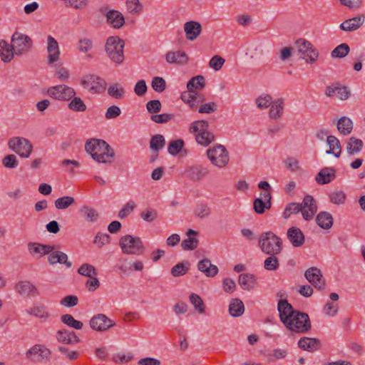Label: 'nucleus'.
<instances>
[{
	"mask_svg": "<svg viewBox=\"0 0 365 365\" xmlns=\"http://www.w3.org/2000/svg\"><path fill=\"white\" fill-rule=\"evenodd\" d=\"M190 302L194 307V309L199 314H204L205 312V305L202 299L197 294L192 293L189 297Z\"/></svg>",
	"mask_w": 365,
	"mask_h": 365,
	"instance_id": "43",
	"label": "nucleus"
},
{
	"mask_svg": "<svg viewBox=\"0 0 365 365\" xmlns=\"http://www.w3.org/2000/svg\"><path fill=\"white\" fill-rule=\"evenodd\" d=\"M327 143L329 145V150H327V153L331 154L336 158H339L342 151L339 139L334 135L327 136Z\"/></svg>",
	"mask_w": 365,
	"mask_h": 365,
	"instance_id": "30",
	"label": "nucleus"
},
{
	"mask_svg": "<svg viewBox=\"0 0 365 365\" xmlns=\"http://www.w3.org/2000/svg\"><path fill=\"white\" fill-rule=\"evenodd\" d=\"M337 129L344 135L350 134L353 129L352 120L346 116L340 118L337 122Z\"/></svg>",
	"mask_w": 365,
	"mask_h": 365,
	"instance_id": "37",
	"label": "nucleus"
},
{
	"mask_svg": "<svg viewBox=\"0 0 365 365\" xmlns=\"http://www.w3.org/2000/svg\"><path fill=\"white\" fill-rule=\"evenodd\" d=\"M284 101L282 98H278L274 101L270 105L269 116L272 119L280 118L284 113Z\"/></svg>",
	"mask_w": 365,
	"mask_h": 365,
	"instance_id": "31",
	"label": "nucleus"
},
{
	"mask_svg": "<svg viewBox=\"0 0 365 365\" xmlns=\"http://www.w3.org/2000/svg\"><path fill=\"white\" fill-rule=\"evenodd\" d=\"M81 85L92 94L102 93L106 88V81L94 74L83 76L81 79Z\"/></svg>",
	"mask_w": 365,
	"mask_h": 365,
	"instance_id": "10",
	"label": "nucleus"
},
{
	"mask_svg": "<svg viewBox=\"0 0 365 365\" xmlns=\"http://www.w3.org/2000/svg\"><path fill=\"white\" fill-rule=\"evenodd\" d=\"M317 225L323 229H329L333 225V218L330 213L327 212H319L316 218Z\"/></svg>",
	"mask_w": 365,
	"mask_h": 365,
	"instance_id": "40",
	"label": "nucleus"
},
{
	"mask_svg": "<svg viewBox=\"0 0 365 365\" xmlns=\"http://www.w3.org/2000/svg\"><path fill=\"white\" fill-rule=\"evenodd\" d=\"M89 324L92 329L102 332L115 326V322L103 314H98L91 319Z\"/></svg>",
	"mask_w": 365,
	"mask_h": 365,
	"instance_id": "13",
	"label": "nucleus"
},
{
	"mask_svg": "<svg viewBox=\"0 0 365 365\" xmlns=\"http://www.w3.org/2000/svg\"><path fill=\"white\" fill-rule=\"evenodd\" d=\"M136 204L133 201L128 202L118 213V217L123 219L128 216L135 208Z\"/></svg>",
	"mask_w": 365,
	"mask_h": 365,
	"instance_id": "59",
	"label": "nucleus"
},
{
	"mask_svg": "<svg viewBox=\"0 0 365 365\" xmlns=\"http://www.w3.org/2000/svg\"><path fill=\"white\" fill-rule=\"evenodd\" d=\"M79 212L81 217L87 222H94L98 218V212L90 206L83 205L80 208Z\"/></svg>",
	"mask_w": 365,
	"mask_h": 365,
	"instance_id": "38",
	"label": "nucleus"
},
{
	"mask_svg": "<svg viewBox=\"0 0 365 365\" xmlns=\"http://www.w3.org/2000/svg\"><path fill=\"white\" fill-rule=\"evenodd\" d=\"M125 42L117 36H110L106 39L105 51L108 58L115 64H121L124 61Z\"/></svg>",
	"mask_w": 365,
	"mask_h": 365,
	"instance_id": "5",
	"label": "nucleus"
},
{
	"mask_svg": "<svg viewBox=\"0 0 365 365\" xmlns=\"http://www.w3.org/2000/svg\"><path fill=\"white\" fill-rule=\"evenodd\" d=\"M78 51L83 53L87 58H93L95 56L93 41L87 37L80 38L77 43Z\"/></svg>",
	"mask_w": 365,
	"mask_h": 365,
	"instance_id": "23",
	"label": "nucleus"
},
{
	"mask_svg": "<svg viewBox=\"0 0 365 365\" xmlns=\"http://www.w3.org/2000/svg\"><path fill=\"white\" fill-rule=\"evenodd\" d=\"M183 29L186 39L191 41L197 39L202 30L201 24L195 21H189L185 23Z\"/></svg>",
	"mask_w": 365,
	"mask_h": 365,
	"instance_id": "20",
	"label": "nucleus"
},
{
	"mask_svg": "<svg viewBox=\"0 0 365 365\" xmlns=\"http://www.w3.org/2000/svg\"><path fill=\"white\" fill-rule=\"evenodd\" d=\"M279 319L284 327L292 333L304 334L312 325L307 314L294 310L286 299H279L277 304Z\"/></svg>",
	"mask_w": 365,
	"mask_h": 365,
	"instance_id": "1",
	"label": "nucleus"
},
{
	"mask_svg": "<svg viewBox=\"0 0 365 365\" xmlns=\"http://www.w3.org/2000/svg\"><path fill=\"white\" fill-rule=\"evenodd\" d=\"M78 274L81 275L91 277L94 275H98L96 269L91 264L88 263L83 264L78 269Z\"/></svg>",
	"mask_w": 365,
	"mask_h": 365,
	"instance_id": "51",
	"label": "nucleus"
},
{
	"mask_svg": "<svg viewBox=\"0 0 365 365\" xmlns=\"http://www.w3.org/2000/svg\"><path fill=\"white\" fill-rule=\"evenodd\" d=\"M165 60L168 63L182 66L188 62L189 57L184 51H170L165 54Z\"/></svg>",
	"mask_w": 365,
	"mask_h": 365,
	"instance_id": "21",
	"label": "nucleus"
},
{
	"mask_svg": "<svg viewBox=\"0 0 365 365\" xmlns=\"http://www.w3.org/2000/svg\"><path fill=\"white\" fill-rule=\"evenodd\" d=\"M302 206V215L305 220H310L317 212L316 201L311 195H306L304 197Z\"/></svg>",
	"mask_w": 365,
	"mask_h": 365,
	"instance_id": "15",
	"label": "nucleus"
},
{
	"mask_svg": "<svg viewBox=\"0 0 365 365\" xmlns=\"http://www.w3.org/2000/svg\"><path fill=\"white\" fill-rule=\"evenodd\" d=\"M47 62L53 64L60 59L61 51L58 41L51 36H48L46 42Z\"/></svg>",
	"mask_w": 365,
	"mask_h": 365,
	"instance_id": "14",
	"label": "nucleus"
},
{
	"mask_svg": "<svg viewBox=\"0 0 365 365\" xmlns=\"http://www.w3.org/2000/svg\"><path fill=\"white\" fill-rule=\"evenodd\" d=\"M53 246L37 242H29L28 244V250L29 254L36 259H39L43 256L49 254L53 250Z\"/></svg>",
	"mask_w": 365,
	"mask_h": 365,
	"instance_id": "19",
	"label": "nucleus"
},
{
	"mask_svg": "<svg viewBox=\"0 0 365 365\" xmlns=\"http://www.w3.org/2000/svg\"><path fill=\"white\" fill-rule=\"evenodd\" d=\"M207 155L211 163L218 168H225L230 161L227 150L220 144H216L208 148Z\"/></svg>",
	"mask_w": 365,
	"mask_h": 365,
	"instance_id": "7",
	"label": "nucleus"
},
{
	"mask_svg": "<svg viewBox=\"0 0 365 365\" xmlns=\"http://www.w3.org/2000/svg\"><path fill=\"white\" fill-rule=\"evenodd\" d=\"M2 163L7 168H15L19 165V160L15 155L9 154L3 158Z\"/></svg>",
	"mask_w": 365,
	"mask_h": 365,
	"instance_id": "58",
	"label": "nucleus"
},
{
	"mask_svg": "<svg viewBox=\"0 0 365 365\" xmlns=\"http://www.w3.org/2000/svg\"><path fill=\"white\" fill-rule=\"evenodd\" d=\"M330 201L336 205L344 204L346 200V195L342 191L333 192L329 195Z\"/></svg>",
	"mask_w": 365,
	"mask_h": 365,
	"instance_id": "60",
	"label": "nucleus"
},
{
	"mask_svg": "<svg viewBox=\"0 0 365 365\" xmlns=\"http://www.w3.org/2000/svg\"><path fill=\"white\" fill-rule=\"evenodd\" d=\"M108 93L115 99H121L125 95V90L120 84L114 83L108 87Z\"/></svg>",
	"mask_w": 365,
	"mask_h": 365,
	"instance_id": "48",
	"label": "nucleus"
},
{
	"mask_svg": "<svg viewBox=\"0 0 365 365\" xmlns=\"http://www.w3.org/2000/svg\"><path fill=\"white\" fill-rule=\"evenodd\" d=\"M300 349L308 351H314L319 349L320 342L314 338L302 337L298 341Z\"/></svg>",
	"mask_w": 365,
	"mask_h": 365,
	"instance_id": "29",
	"label": "nucleus"
},
{
	"mask_svg": "<svg viewBox=\"0 0 365 365\" xmlns=\"http://www.w3.org/2000/svg\"><path fill=\"white\" fill-rule=\"evenodd\" d=\"M32 40L26 35L15 32L11 38V46L1 40V61L10 62L14 53L21 55L31 48Z\"/></svg>",
	"mask_w": 365,
	"mask_h": 365,
	"instance_id": "2",
	"label": "nucleus"
},
{
	"mask_svg": "<svg viewBox=\"0 0 365 365\" xmlns=\"http://www.w3.org/2000/svg\"><path fill=\"white\" fill-rule=\"evenodd\" d=\"M56 339L59 342L66 344H73L79 341V338L74 332L66 329L58 331Z\"/></svg>",
	"mask_w": 365,
	"mask_h": 365,
	"instance_id": "28",
	"label": "nucleus"
},
{
	"mask_svg": "<svg viewBox=\"0 0 365 365\" xmlns=\"http://www.w3.org/2000/svg\"><path fill=\"white\" fill-rule=\"evenodd\" d=\"M75 203V199L71 196H63L55 200V207L58 210H65Z\"/></svg>",
	"mask_w": 365,
	"mask_h": 365,
	"instance_id": "44",
	"label": "nucleus"
},
{
	"mask_svg": "<svg viewBox=\"0 0 365 365\" xmlns=\"http://www.w3.org/2000/svg\"><path fill=\"white\" fill-rule=\"evenodd\" d=\"M50 351L46 346L40 344L34 345L27 352V357L33 361H41L48 359L50 356Z\"/></svg>",
	"mask_w": 365,
	"mask_h": 365,
	"instance_id": "17",
	"label": "nucleus"
},
{
	"mask_svg": "<svg viewBox=\"0 0 365 365\" xmlns=\"http://www.w3.org/2000/svg\"><path fill=\"white\" fill-rule=\"evenodd\" d=\"M68 104V108L76 112H84L86 110L87 106L79 97H73Z\"/></svg>",
	"mask_w": 365,
	"mask_h": 365,
	"instance_id": "45",
	"label": "nucleus"
},
{
	"mask_svg": "<svg viewBox=\"0 0 365 365\" xmlns=\"http://www.w3.org/2000/svg\"><path fill=\"white\" fill-rule=\"evenodd\" d=\"M188 262H182L178 263L171 269V274L173 277H180L185 274L190 268Z\"/></svg>",
	"mask_w": 365,
	"mask_h": 365,
	"instance_id": "46",
	"label": "nucleus"
},
{
	"mask_svg": "<svg viewBox=\"0 0 365 365\" xmlns=\"http://www.w3.org/2000/svg\"><path fill=\"white\" fill-rule=\"evenodd\" d=\"M298 51L303 55V58L307 63H314L319 58V52L311 42L304 38L296 41Z\"/></svg>",
	"mask_w": 365,
	"mask_h": 365,
	"instance_id": "11",
	"label": "nucleus"
},
{
	"mask_svg": "<svg viewBox=\"0 0 365 365\" xmlns=\"http://www.w3.org/2000/svg\"><path fill=\"white\" fill-rule=\"evenodd\" d=\"M85 149L98 163H110L114 157L113 150L103 140L93 138L87 140Z\"/></svg>",
	"mask_w": 365,
	"mask_h": 365,
	"instance_id": "4",
	"label": "nucleus"
},
{
	"mask_svg": "<svg viewBox=\"0 0 365 365\" xmlns=\"http://www.w3.org/2000/svg\"><path fill=\"white\" fill-rule=\"evenodd\" d=\"M285 168L292 173L300 170L299 160L294 157H288L283 161Z\"/></svg>",
	"mask_w": 365,
	"mask_h": 365,
	"instance_id": "54",
	"label": "nucleus"
},
{
	"mask_svg": "<svg viewBox=\"0 0 365 365\" xmlns=\"http://www.w3.org/2000/svg\"><path fill=\"white\" fill-rule=\"evenodd\" d=\"M245 311L244 304L239 299H234L231 301L229 307L230 314L233 317L241 316Z\"/></svg>",
	"mask_w": 365,
	"mask_h": 365,
	"instance_id": "42",
	"label": "nucleus"
},
{
	"mask_svg": "<svg viewBox=\"0 0 365 365\" xmlns=\"http://www.w3.org/2000/svg\"><path fill=\"white\" fill-rule=\"evenodd\" d=\"M61 319L63 323H64L65 324L71 328L76 329H81L83 327V323L80 321L75 319L73 317L71 314H63L61 316Z\"/></svg>",
	"mask_w": 365,
	"mask_h": 365,
	"instance_id": "49",
	"label": "nucleus"
},
{
	"mask_svg": "<svg viewBox=\"0 0 365 365\" xmlns=\"http://www.w3.org/2000/svg\"><path fill=\"white\" fill-rule=\"evenodd\" d=\"M193 215L197 219L207 218L211 215V208L207 203H197L193 209Z\"/></svg>",
	"mask_w": 365,
	"mask_h": 365,
	"instance_id": "34",
	"label": "nucleus"
},
{
	"mask_svg": "<svg viewBox=\"0 0 365 365\" xmlns=\"http://www.w3.org/2000/svg\"><path fill=\"white\" fill-rule=\"evenodd\" d=\"M335 178V171L332 168H325L321 170L316 177V180L319 184H327L332 181Z\"/></svg>",
	"mask_w": 365,
	"mask_h": 365,
	"instance_id": "36",
	"label": "nucleus"
},
{
	"mask_svg": "<svg viewBox=\"0 0 365 365\" xmlns=\"http://www.w3.org/2000/svg\"><path fill=\"white\" fill-rule=\"evenodd\" d=\"M256 277L251 274H241L239 276L238 282L243 289L250 290L256 285Z\"/></svg>",
	"mask_w": 365,
	"mask_h": 365,
	"instance_id": "35",
	"label": "nucleus"
},
{
	"mask_svg": "<svg viewBox=\"0 0 365 365\" xmlns=\"http://www.w3.org/2000/svg\"><path fill=\"white\" fill-rule=\"evenodd\" d=\"M165 144V140L162 135L158 134L152 137L150 142V147L152 150L158 152L163 148Z\"/></svg>",
	"mask_w": 365,
	"mask_h": 365,
	"instance_id": "52",
	"label": "nucleus"
},
{
	"mask_svg": "<svg viewBox=\"0 0 365 365\" xmlns=\"http://www.w3.org/2000/svg\"><path fill=\"white\" fill-rule=\"evenodd\" d=\"M108 24L115 29H119L125 23L123 14L118 11L110 10L106 14Z\"/></svg>",
	"mask_w": 365,
	"mask_h": 365,
	"instance_id": "26",
	"label": "nucleus"
},
{
	"mask_svg": "<svg viewBox=\"0 0 365 365\" xmlns=\"http://www.w3.org/2000/svg\"><path fill=\"white\" fill-rule=\"evenodd\" d=\"M338 309V304L331 302H327L323 308L324 314L329 317H334L337 313Z\"/></svg>",
	"mask_w": 365,
	"mask_h": 365,
	"instance_id": "63",
	"label": "nucleus"
},
{
	"mask_svg": "<svg viewBox=\"0 0 365 365\" xmlns=\"http://www.w3.org/2000/svg\"><path fill=\"white\" fill-rule=\"evenodd\" d=\"M272 102V98L268 94L260 95L255 99V103L259 109L268 108Z\"/></svg>",
	"mask_w": 365,
	"mask_h": 365,
	"instance_id": "53",
	"label": "nucleus"
},
{
	"mask_svg": "<svg viewBox=\"0 0 365 365\" xmlns=\"http://www.w3.org/2000/svg\"><path fill=\"white\" fill-rule=\"evenodd\" d=\"M279 267V259L277 255H270L264 262V267L268 271L277 270Z\"/></svg>",
	"mask_w": 365,
	"mask_h": 365,
	"instance_id": "55",
	"label": "nucleus"
},
{
	"mask_svg": "<svg viewBox=\"0 0 365 365\" xmlns=\"http://www.w3.org/2000/svg\"><path fill=\"white\" fill-rule=\"evenodd\" d=\"M195 138L198 144L207 146L214 140L215 136L211 132L207 130L204 133L198 134Z\"/></svg>",
	"mask_w": 365,
	"mask_h": 365,
	"instance_id": "47",
	"label": "nucleus"
},
{
	"mask_svg": "<svg viewBox=\"0 0 365 365\" xmlns=\"http://www.w3.org/2000/svg\"><path fill=\"white\" fill-rule=\"evenodd\" d=\"M304 276L315 288L318 289L324 288L325 281L319 269L311 267L305 272Z\"/></svg>",
	"mask_w": 365,
	"mask_h": 365,
	"instance_id": "16",
	"label": "nucleus"
},
{
	"mask_svg": "<svg viewBox=\"0 0 365 365\" xmlns=\"http://www.w3.org/2000/svg\"><path fill=\"white\" fill-rule=\"evenodd\" d=\"M9 148L21 158H28L33 152V144L27 138L15 136L8 140Z\"/></svg>",
	"mask_w": 365,
	"mask_h": 365,
	"instance_id": "9",
	"label": "nucleus"
},
{
	"mask_svg": "<svg viewBox=\"0 0 365 365\" xmlns=\"http://www.w3.org/2000/svg\"><path fill=\"white\" fill-rule=\"evenodd\" d=\"M299 212H302L301 204L294 202L290 203L286 207L283 212V216L284 218H288L290 217L291 215L297 214Z\"/></svg>",
	"mask_w": 365,
	"mask_h": 365,
	"instance_id": "57",
	"label": "nucleus"
},
{
	"mask_svg": "<svg viewBox=\"0 0 365 365\" xmlns=\"http://www.w3.org/2000/svg\"><path fill=\"white\" fill-rule=\"evenodd\" d=\"M119 245L124 254L140 255L144 252L145 247L140 238L130 235L123 236Z\"/></svg>",
	"mask_w": 365,
	"mask_h": 365,
	"instance_id": "8",
	"label": "nucleus"
},
{
	"mask_svg": "<svg viewBox=\"0 0 365 365\" xmlns=\"http://www.w3.org/2000/svg\"><path fill=\"white\" fill-rule=\"evenodd\" d=\"M30 316L34 317L44 322L50 318L51 314L48 307L43 304L35 302L26 310Z\"/></svg>",
	"mask_w": 365,
	"mask_h": 365,
	"instance_id": "18",
	"label": "nucleus"
},
{
	"mask_svg": "<svg viewBox=\"0 0 365 365\" xmlns=\"http://www.w3.org/2000/svg\"><path fill=\"white\" fill-rule=\"evenodd\" d=\"M209 124L207 120H200L192 122L189 127V132L194 135L195 138L200 133L208 130Z\"/></svg>",
	"mask_w": 365,
	"mask_h": 365,
	"instance_id": "39",
	"label": "nucleus"
},
{
	"mask_svg": "<svg viewBox=\"0 0 365 365\" xmlns=\"http://www.w3.org/2000/svg\"><path fill=\"white\" fill-rule=\"evenodd\" d=\"M78 303V298L75 295H67L62 298L60 304L66 307H73Z\"/></svg>",
	"mask_w": 365,
	"mask_h": 365,
	"instance_id": "62",
	"label": "nucleus"
},
{
	"mask_svg": "<svg viewBox=\"0 0 365 365\" xmlns=\"http://www.w3.org/2000/svg\"><path fill=\"white\" fill-rule=\"evenodd\" d=\"M207 173L206 169L201 166H192L185 172L186 176L194 181L201 180Z\"/></svg>",
	"mask_w": 365,
	"mask_h": 365,
	"instance_id": "33",
	"label": "nucleus"
},
{
	"mask_svg": "<svg viewBox=\"0 0 365 365\" xmlns=\"http://www.w3.org/2000/svg\"><path fill=\"white\" fill-rule=\"evenodd\" d=\"M127 11L132 14H139L143 10V6L139 0H125Z\"/></svg>",
	"mask_w": 365,
	"mask_h": 365,
	"instance_id": "50",
	"label": "nucleus"
},
{
	"mask_svg": "<svg viewBox=\"0 0 365 365\" xmlns=\"http://www.w3.org/2000/svg\"><path fill=\"white\" fill-rule=\"evenodd\" d=\"M205 86V78L202 76H197L192 78L187 83V91L181 94L182 101L187 104L192 110H196L199 105L205 101L203 94L197 93Z\"/></svg>",
	"mask_w": 365,
	"mask_h": 365,
	"instance_id": "3",
	"label": "nucleus"
},
{
	"mask_svg": "<svg viewBox=\"0 0 365 365\" xmlns=\"http://www.w3.org/2000/svg\"><path fill=\"white\" fill-rule=\"evenodd\" d=\"M54 76L61 81H67L70 78V72L65 67H58L54 73Z\"/></svg>",
	"mask_w": 365,
	"mask_h": 365,
	"instance_id": "64",
	"label": "nucleus"
},
{
	"mask_svg": "<svg viewBox=\"0 0 365 365\" xmlns=\"http://www.w3.org/2000/svg\"><path fill=\"white\" fill-rule=\"evenodd\" d=\"M287 237L295 247H301L304 242V236L300 229L292 227L287 231Z\"/></svg>",
	"mask_w": 365,
	"mask_h": 365,
	"instance_id": "25",
	"label": "nucleus"
},
{
	"mask_svg": "<svg viewBox=\"0 0 365 365\" xmlns=\"http://www.w3.org/2000/svg\"><path fill=\"white\" fill-rule=\"evenodd\" d=\"M197 232L193 230L190 229L187 232V238L185 239L182 243L181 247L184 250H192L197 248L198 245V240L196 237Z\"/></svg>",
	"mask_w": 365,
	"mask_h": 365,
	"instance_id": "32",
	"label": "nucleus"
},
{
	"mask_svg": "<svg viewBox=\"0 0 365 365\" xmlns=\"http://www.w3.org/2000/svg\"><path fill=\"white\" fill-rule=\"evenodd\" d=\"M365 21V16L359 14L351 19L345 20L339 26V28L345 31H352L359 29Z\"/></svg>",
	"mask_w": 365,
	"mask_h": 365,
	"instance_id": "22",
	"label": "nucleus"
},
{
	"mask_svg": "<svg viewBox=\"0 0 365 365\" xmlns=\"http://www.w3.org/2000/svg\"><path fill=\"white\" fill-rule=\"evenodd\" d=\"M16 289L19 294L24 297H33L37 295L36 287L28 281H21L16 285Z\"/></svg>",
	"mask_w": 365,
	"mask_h": 365,
	"instance_id": "24",
	"label": "nucleus"
},
{
	"mask_svg": "<svg viewBox=\"0 0 365 365\" xmlns=\"http://www.w3.org/2000/svg\"><path fill=\"white\" fill-rule=\"evenodd\" d=\"M184 145L182 140H176L170 142L168 146V152L171 155L178 154Z\"/></svg>",
	"mask_w": 365,
	"mask_h": 365,
	"instance_id": "61",
	"label": "nucleus"
},
{
	"mask_svg": "<svg viewBox=\"0 0 365 365\" xmlns=\"http://www.w3.org/2000/svg\"><path fill=\"white\" fill-rule=\"evenodd\" d=\"M349 52V46L346 43H341L336 46L331 52L334 58L345 57Z\"/></svg>",
	"mask_w": 365,
	"mask_h": 365,
	"instance_id": "56",
	"label": "nucleus"
},
{
	"mask_svg": "<svg viewBox=\"0 0 365 365\" xmlns=\"http://www.w3.org/2000/svg\"><path fill=\"white\" fill-rule=\"evenodd\" d=\"M262 251L269 255H277L282 250L281 239L272 232L262 233L259 239Z\"/></svg>",
	"mask_w": 365,
	"mask_h": 365,
	"instance_id": "6",
	"label": "nucleus"
},
{
	"mask_svg": "<svg viewBox=\"0 0 365 365\" xmlns=\"http://www.w3.org/2000/svg\"><path fill=\"white\" fill-rule=\"evenodd\" d=\"M48 95L59 101H69L76 95L75 90L66 85H58L49 88L47 91Z\"/></svg>",
	"mask_w": 365,
	"mask_h": 365,
	"instance_id": "12",
	"label": "nucleus"
},
{
	"mask_svg": "<svg viewBox=\"0 0 365 365\" xmlns=\"http://www.w3.org/2000/svg\"><path fill=\"white\" fill-rule=\"evenodd\" d=\"M364 146L361 140L351 137L346 144V150L349 155H354L359 153Z\"/></svg>",
	"mask_w": 365,
	"mask_h": 365,
	"instance_id": "41",
	"label": "nucleus"
},
{
	"mask_svg": "<svg viewBox=\"0 0 365 365\" xmlns=\"http://www.w3.org/2000/svg\"><path fill=\"white\" fill-rule=\"evenodd\" d=\"M197 269L208 277H215L218 272L217 266L212 264L211 262L207 259H202L198 262Z\"/></svg>",
	"mask_w": 365,
	"mask_h": 365,
	"instance_id": "27",
	"label": "nucleus"
}]
</instances>
